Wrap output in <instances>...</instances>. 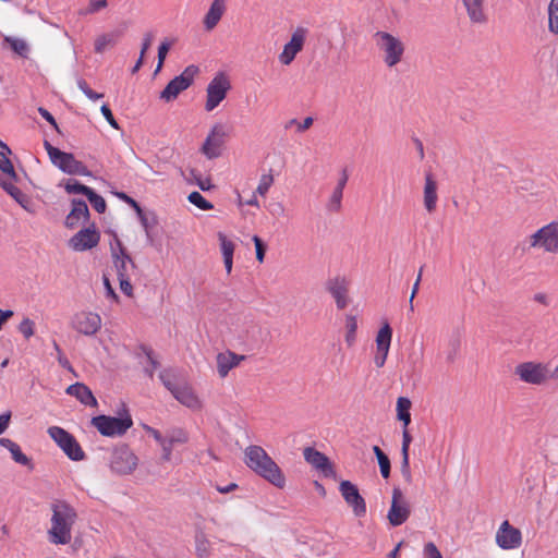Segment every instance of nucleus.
<instances>
[{
  "mask_svg": "<svg viewBox=\"0 0 558 558\" xmlns=\"http://www.w3.org/2000/svg\"><path fill=\"white\" fill-rule=\"evenodd\" d=\"M136 465L137 457L129 447L122 446L112 451L110 468L113 472L118 474H130L135 470Z\"/></svg>",
  "mask_w": 558,
  "mask_h": 558,
  "instance_id": "15",
  "label": "nucleus"
},
{
  "mask_svg": "<svg viewBox=\"0 0 558 558\" xmlns=\"http://www.w3.org/2000/svg\"><path fill=\"white\" fill-rule=\"evenodd\" d=\"M526 241L530 250L554 256L558 255V220L542 226L531 233Z\"/></svg>",
  "mask_w": 558,
  "mask_h": 558,
  "instance_id": "4",
  "label": "nucleus"
},
{
  "mask_svg": "<svg viewBox=\"0 0 558 558\" xmlns=\"http://www.w3.org/2000/svg\"><path fill=\"white\" fill-rule=\"evenodd\" d=\"M108 5L107 0H90L88 7L81 14H94Z\"/></svg>",
  "mask_w": 558,
  "mask_h": 558,
  "instance_id": "50",
  "label": "nucleus"
},
{
  "mask_svg": "<svg viewBox=\"0 0 558 558\" xmlns=\"http://www.w3.org/2000/svg\"><path fill=\"white\" fill-rule=\"evenodd\" d=\"M0 185L10 194L25 210L33 213L31 198L12 182L0 181Z\"/></svg>",
  "mask_w": 558,
  "mask_h": 558,
  "instance_id": "32",
  "label": "nucleus"
},
{
  "mask_svg": "<svg viewBox=\"0 0 558 558\" xmlns=\"http://www.w3.org/2000/svg\"><path fill=\"white\" fill-rule=\"evenodd\" d=\"M411 510L400 488H393L391 506L387 519L392 526L403 524L410 517Z\"/></svg>",
  "mask_w": 558,
  "mask_h": 558,
  "instance_id": "16",
  "label": "nucleus"
},
{
  "mask_svg": "<svg viewBox=\"0 0 558 558\" xmlns=\"http://www.w3.org/2000/svg\"><path fill=\"white\" fill-rule=\"evenodd\" d=\"M4 41L9 44L10 48L21 57H26L28 52V45L25 40L15 37H5Z\"/></svg>",
  "mask_w": 558,
  "mask_h": 558,
  "instance_id": "41",
  "label": "nucleus"
},
{
  "mask_svg": "<svg viewBox=\"0 0 558 558\" xmlns=\"http://www.w3.org/2000/svg\"><path fill=\"white\" fill-rule=\"evenodd\" d=\"M373 41L387 68L392 69L403 60L405 44L400 37L386 31H377L373 35Z\"/></svg>",
  "mask_w": 558,
  "mask_h": 558,
  "instance_id": "3",
  "label": "nucleus"
},
{
  "mask_svg": "<svg viewBox=\"0 0 558 558\" xmlns=\"http://www.w3.org/2000/svg\"><path fill=\"white\" fill-rule=\"evenodd\" d=\"M65 392L69 396L75 397L82 404L96 408L98 405L97 399L92 390L83 383H75L70 385Z\"/></svg>",
  "mask_w": 558,
  "mask_h": 558,
  "instance_id": "28",
  "label": "nucleus"
},
{
  "mask_svg": "<svg viewBox=\"0 0 558 558\" xmlns=\"http://www.w3.org/2000/svg\"><path fill=\"white\" fill-rule=\"evenodd\" d=\"M349 286V281L343 277H336L327 283V290L335 299L338 310L345 308L350 302Z\"/></svg>",
  "mask_w": 558,
  "mask_h": 558,
  "instance_id": "21",
  "label": "nucleus"
},
{
  "mask_svg": "<svg viewBox=\"0 0 558 558\" xmlns=\"http://www.w3.org/2000/svg\"><path fill=\"white\" fill-rule=\"evenodd\" d=\"M462 2L472 23L483 24L487 21L485 0H462Z\"/></svg>",
  "mask_w": 558,
  "mask_h": 558,
  "instance_id": "29",
  "label": "nucleus"
},
{
  "mask_svg": "<svg viewBox=\"0 0 558 558\" xmlns=\"http://www.w3.org/2000/svg\"><path fill=\"white\" fill-rule=\"evenodd\" d=\"M339 490L344 501L352 508L356 517H364L366 513V502L359 493L357 487L350 481H342L339 485Z\"/></svg>",
  "mask_w": 558,
  "mask_h": 558,
  "instance_id": "18",
  "label": "nucleus"
},
{
  "mask_svg": "<svg viewBox=\"0 0 558 558\" xmlns=\"http://www.w3.org/2000/svg\"><path fill=\"white\" fill-rule=\"evenodd\" d=\"M53 348H54V350L57 352V360H58L59 364L63 368L73 372V367H72L70 361L63 354V351L61 350V348L59 347V344L56 341H53Z\"/></svg>",
  "mask_w": 558,
  "mask_h": 558,
  "instance_id": "52",
  "label": "nucleus"
},
{
  "mask_svg": "<svg viewBox=\"0 0 558 558\" xmlns=\"http://www.w3.org/2000/svg\"><path fill=\"white\" fill-rule=\"evenodd\" d=\"M71 326L78 333L92 337L101 329L102 319L97 313L81 311L73 316Z\"/></svg>",
  "mask_w": 558,
  "mask_h": 558,
  "instance_id": "13",
  "label": "nucleus"
},
{
  "mask_svg": "<svg viewBox=\"0 0 558 558\" xmlns=\"http://www.w3.org/2000/svg\"><path fill=\"white\" fill-rule=\"evenodd\" d=\"M226 0H213L203 20L206 31L210 32L218 25L226 12Z\"/></svg>",
  "mask_w": 558,
  "mask_h": 558,
  "instance_id": "27",
  "label": "nucleus"
},
{
  "mask_svg": "<svg viewBox=\"0 0 558 558\" xmlns=\"http://www.w3.org/2000/svg\"><path fill=\"white\" fill-rule=\"evenodd\" d=\"M100 111L104 116V118L106 119V121L116 130H119V124L117 122V120L114 119L113 117V113L111 111V109L107 106V105H102L101 108H100Z\"/></svg>",
  "mask_w": 558,
  "mask_h": 558,
  "instance_id": "54",
  "label": "nucleus"
},
{
  "mask_svg": "<svg viewBox=\"0 0 558 558\" xmlns=\"http://www.w3.org/2000/svg\"><path fill=\"white\" fill-rule=\"evenodd\" d=\"M228 135L229 134L227 128L221 123H216L203 143L201 151L208 159L219 157L221 154V147L223 146Z\"/></svg>",
  "mask_w": 558,
  "mask_h": 558,
  "instance_id": "14",
  "label": "nucleus"
},
{
  "mask_svg": "<svg viewBox=\"0 0 558 558\" xmlns=\"http://www.w3.org/2000/svg\"><path fill=\"white\" fill-rule=\"evenodd\" d=\"M64 190L68 194H83L86 196L90 191V187L80 183L78 181L68 180L64 183Z\"/></svg>",
  "mask_w": 558,
  "mask_h": 558,
  "instance_id": "43",
  "label": "nucleus"
},
{
  "mask_svg": "<svg viewBox=\"0 0 558 558\" xmlns=\"http://www.w3.org/2000/svg\"><path fill=\"white\" fill-rule=\"evenodd\" d=\"M47 433L70 460L83 461L86 458L80 442L64 428L51 426L48 428Z\"/></svg>",
  "mask_w": 558,
  "mask_h": 558,
  "instance_id": "9",
  "label": "nucleus"
},
{
  "mask_svg": "<svg viewBox=\"0 0 558 558\" xmlns=\"http://www.w3.org/2000/svg\"><path fill=\"white\" fill-rule=\"evenodd\" d=\"M170 49V44L168 41H162L158 48V64H157V68H156V72H158L163 62H165V59L168 54V51Z\"/></svg>",
  "mask_w": 558,
  "mask_h": 558,
  "instance_id": "53",
  "label": "nucleus"
},
{
  "mask_svg": "<svg viewBox=\"0 0 558 558\" xmlns=\"http://www.w3.org/2000/svg\"><path fill=\"white\" fill-rule=\"evenodd\" d=\"M100 234L95 228H85L75 233L69 241V246L75 252H84L97 246Z\"/></svg>",
  "mask_w": 558,
  "mask_h": 558,
  "instance_id": "20",
  "label": "nucleus"
},
{
  "mask_svg": "<svg viewBox=\"0 0 558 558\" xmlns=\"http://www.w3.org/2000/svg\"><path fill=\"white\" fill-rule=\"evenodd\" d=\"M437 182L434 180L430 173L425 174V183L423 191V204L428 214H433L437 208L438 194H437Z\"/></svg>",
  "mask_w": 558,
  "mask_h": 558,
  "instance_id": "25",
  "label": "nucleus"
},
{
  "mask_svg": "<svg viewBox=\"0 0 558 558\" xmlns=\"http://www.w3.org/2000/svg\"><path fill=\"white\" fill-rule=\"evenodd\" d=\"M244 463L255 474L275 487L284 488L287 482L284 473L263 447L257 445L247 446L244 449Z\"/></svg>",
  "mask_w": 558,
  "mask_h": 558,
  "instance_id": "2",
  "label": "nucleus"
},
{
  "mask_svg": "<svg viewBox=\"0 0 558 558\" xmlns=\"http://www.w3.org/2000/svg\"><path fill=\"white\" fill-rule=\"evenodd\" d=\"M113 263L117 269L118 278L130 277L131 272H133L135 269V264L123 251H121L120 254L114 255Z\"/></svg>",
  "mask_w": 558,
  "mask_h": 558,
  "instance_id": "33",
  "label": "nucleus"
},
{
  "mask_svg": "<svg viewBox=\"0 0 558 558\" xmlns=\"http://www.w3.org/2000/svg\"><path fill=\"white\" fill-rule=\"evenodd\" d=\"M50 526L48 539L53 545H68L72 541V532L78 520L76 509L65 500H54L50 505Z\"/></svg>",
  "mask_w": 558,
  "mask_h": 558,
  "instance_id": "1",
  "label": "nucleus"
},
{
  "mask_svg": "<svg viewBox=\"0 0 558 558\" xmlns=\"http://www.w3.org/2000/svg\"><path fill=\"white\" fill-rule=\"evenodd\" d=\"M392 329L390 325L385 322L377 331L375 338L376 352L374 354V364L377 368H381L386 364L390 351Z\"/></svg>",
  "mask_w": 558,
  "mask_h": 558,
  "instance_id": "17",
  "label": "nucleus"
},
{
  "mask_svg": "<svg viewBox=\"0 0 558 558\" xmlns=\"http://www.w3.org/2000/svg\"><path fill=\"white\" fill-rule=\"evenodd\" d=\"M514 375L524 384L543 386L554 376L549 366L542 362L527 361L515 365Z\"/></svg>",
  "mask_w": 558,
  "mask_h": 558,
  "instance_id": "7",
  "label": "nucleus"
},
{
  "mask_svg": "<svg viewBox=\"0 0 558 558\" xmlns=\"http://www.w3.org/2000/svg\"><path fill=\"white\" fill-rule=\"evenodd\" d=\"M198 66L192 64L184 69V71L171 80L165 89L160 93V98L167 102L174 100L179 94L187 89L194 77L198 74Z\"/></svg>",
  "mask_w": 558,
  "mask_h": 558,
  "instance_id": "11",
  "label": "nucleus"
},
{
  "mask_svg": "<svg viewBox=\"0 0 558 558\" xmlns=\"http://www.w3.org/2000/svg\"><path fill=\"white\" fill-rule=\"evenodd\" d=\"M245 359V355L236 354L230 350L218 353L216 356V362L219 377L226 378L229 372L239 366L240 363Z\"/></svg>",
  "mask_w": 558,
  "mask_h": 558,
  "instance_id": "23",
  "label": "nucleus"
},
{
  "mask_svg": "<svg viewBox=\"0 0 558 558\" xmlns=\"http://www.w3.org/2000/svg\"><path fill=\"white\" fill-rule=\"evenodd\" d=\"M189 441V434L183 428L174 427L167 432L161 445L162 460L170 461L175 445H183Z\"/></svg>",
  "mask_w": 558,
  "mask_h": 558,
  "instance_id": "22",
  "label": "nucleus"
},
{
  "mask_svg": "<svg viewBox=\"0 0 558 558\" xmlns=\"http://www.w3.org/2000/svg\"><path fill=\"white\" fill-rule=\"evenodd\" d=\"M0 169L3 173L10 175L11 178H15V171L11 160L7 157V154L0 151Z\"/></svg>",
  "mask_w": 558,
  "mask_h": 558,
  "instance_id": "49",
  "label": "nucleus"
},
{
  "mask_svg": "<svg viewBox=\"0 0 558 558\" xmlns=\"http://www.w3.org/2000/svg\"><path fill=\"white\" fill-rule=\"evenodd\" d=\"M411 400L407 397H399L397 399V418L403 423L404 427H408L411 423Z\"/></svg>",
  "mask_w": 558,
  "mask_h": 558,
  "instance_id": "36",
  "label": "nucleus"
},
{
  "mask_svg": "<svg viewBox=\"0 0 558 558\" xmlns=\"http://www.w3.org/2000/svg\"><path fill=\"white\" fill-rule=\"evenodd\" d=\"M373 451L377 458L381 476L384 478H388L390 476V460H389V458L378 446H374Z\"/></svg>",
  "mask_w": 558,
  "mask_h": 558,
  "instance_id": "38",
  "label": "nucleus"
},
{
  "mask_svg": "<svg viewBox=\"0 0 558 558\" xmlns=\"http://www.w3.org/2000/svg\"><path fill=\"white\" fill-rule=\"evenodd\" d=\"M44 147L49 156L51 163L62 172L70 175L88 177L92 172L86 165L77 160L71 153H65L52 146L48 141H45Z\"/></svg>",
  "mask_w": 558,
  "mask_h": 558,
  "instance_id": "5",
  "label": "nucleus"
},
{
  "mask_svg": "<svg viewBox=\"0 0 558 558\" xmlns=\"http://www.w3.org/2000/svg\"><path fill=\"white\" fill-rule=\"evenodd\" d=\"M308 31L305 27H296L290 39L284 44L282 51L278 54V61L281 65H290L296 56L303 50Z\"/></svg>",
  "mask_w": 558,
  "mask_h": 558,
  "instance_id": "12",
  "label": "nucleus"
},
{
  "mask_svg": "<svg viewBox=\"0 0 558 558\" xmlns=\"http://www.w3.org/2000/svg\"><path fill=\"white\" fill-rule=\"evenodd\" d=\"M345 335L344 340L348 347H352L356 340L357 317L352 314H347L344 317Z\"/></svg>",
  "mask_w": 558,
  "mask_h": 558,
  "instance_id": "37",
  "label": "nucleus"
},
{
  "mask_svg": "<svg viewBox=\"0 0 558 558\" xmlns=\"http://www.w3.org/2000/svg\"><path fill=\"white\" fill-rule=\"evenodd\" d=\"M548 29L558 35V0H551L548 5Z\"/></svg>",
  "mask_w": 558,
  "mask_h": 558,
  "instance_id": "40",
  "label": "nucleus"
},
{
  "mask_svg": "<svg viewBox=\"0 0 558 558\" xmlns=\"http://www.w3.org/2000/svg\"><path fill=\"white\" fill-rule=\"evenodd\" d=\"M151 43H153V34L151 33H146L144 35V39H143V44H142V49H141L142 57L145 56V53L149 49Z\"/></svg>",
  "mask_w": 558,
  "mask_h": 558,
  "instance_id": "64",
  "label": "nucleus"
},
{
  "mask_svg": "<svg viewBox=\"0 0 558 558\" xmlns=\"http://www.w3.org/2000/svg\"><path fill=\"white\" fill-rule=\"evenodd\" d=\"M253 242L255 245L256 259L259 263H263L265 259L266 245L264 244L263 240L257 235L253 236Z\"/></svg>",
  "mask_w": 558,
  "mask_h": 558,
  "instance_id": "51",
  "label": "nucleus"
},
{
  "mask_svg": "<svg viewBox=\"0 0 558 558\" xmlns=\"http://www.w3.org/2000/svg\"><path fill=\"white\" fill-rule=\"evenodd\" d=\"M210 544L204 534L196 535V551L201 558H208Z\"/></svg>",
  "mask_w": 558,
  "mask_h": 558,
  "instance_id": "46",
  "label": "nucleus"
},
{
  "mask_svg": "<svg viewBox=\"0 0 558 558\" xmlns=\"http://www.w3.org/2000/svg\"><path fill=\"white\" fill-rule=\"evenodd\" d=\"M412 441V436L408 429V427L403 426L402 430V447H401V454H402V462H401V473L407 482H411L412 474L410 470V458H409V449Z\"/></svg>",
  "mask_w": 558,
  "mask_h": 558,
  "instance_id": "30",
  "label": "nucleus"
},
{
  "mask_svg": "<svg viewBox=\"0 0 558 558\" xmlns=\"http://www.w3.org/2000/svg\"><path fill=\"white\" fill-rule=\"evenodd\" d=\"M231 89V80L225 72H218L206 87L205 110L216 109L227 97Z\"/></svg>",
  "mask_w": 558,
  "mask_h": 558,
  "instance_id": "10",
  "label": "nucleus"
},
{
  "mask_svg": "<svg viewBox=\"0 0 558 558\" xmlns=\"http://www.w3.org/2000/svg\"><path fill=\"white\" fill-rule=\"evenodd\" d=\"M496 543L502 549H515L522 543L521 531L506 520L500 524L496 533Z\"/></svg>",
  "mask_w": 558,
  "mask_h": 558,
  "instance_id": "19",
  "label": "nucleus"
},
{
  "mask_svg": "<svg viewBox=\"0 0 558 558\" xmlns=\"http://www.w3.org/2000/svg\"><path fill=\"white\" fill-rule=\"evenodd\" d=\"M78 88L85 94V96L90 100H98L104 97V94L94 92L87 84L85 80L77 81Z\"/></svg>",
  "mask_w": 558,
  "mask_h": 558,
  "instance_id": "48",
  "label": "nucleus"
},
{
  "mask_svg": "<svg viewBox=\"0 0 558 558\" xmlns=\"http://www.w3.org/2000/svg\"><path fill=\"white\" fill-rule=\"evenodd\" d=\"M187 199L191 204L195 205L202 210H210L214 208V205L207 199H205L203 195L198 192L190 193Z\"/></svg>",
  "mask_w": 558,
  "mask_h": 558,
  "instance_id": "42",
  "label": "nucleus"
},
{
  "mask_svg": "<svg viewBox=\"0 0 558 558\" xmlns=\"http://www.w3.org/2000/svg\"><path fill=\"white\" fill-rule=\"evenodd\" d=\"M146 356H147V360L150 364L149 367H146V374L149 376V378H153L154 377V373L155 371L158 368L159 366V363L158 361L155 359L154 354H153V351L151 350H148L146 352Z\"/></svg>",
  "mask_w": 558,
  "mask_h": 558,
  "instance_id": "55",
  "label": "nucleus"
},
{
  "mask_svg": "<svg viewBox=\"0 0 558 558\" xmlns=\"http://www.w3.org/2000/svg\"><path fill=\"white\" fill-rule=\"evenodd\" d=\"M17 330L23 335V337L28 340L31 337L35 335V323L28 317H24L22 322L17 326Z\"/></svg>",
  "mask_w": 558,
  "mask_h": 558,
  "instance_id": "45",
  "label": "nucleus"
},
{
  "mask_svg": "<svg viewBox=\"0 0 558 558\" xmlns=\"http://www.w3.org/2000/svg\"><path fill=\"white\" fill-rule=\"evenodd\" d=\"M422 272H423V268L421 267L420 268V271H418V275H417V278L413 284V288H412V292H411V295H410V299H409V307H410V311L413 312L414 311V304H413V301H414V298L415 295L417 294L418 292V289H420V282H421V279H422Z\"/></svg>",
  "mask_w": 558,
  "mask_h": 558,
  "instance_id": "56",
  "label": "nucleus"
},
{
  "mask_svg": "<svg viewBox=\"0 0 558 558\" xmlns=\"http://www.w3.org/2000/svg\"><path fill=\"white\" fill-rule=\"evenodd\" d=\"M342 196L343 193L333 190L327 203V209L332 213L339 211L341 209Z\"/></svg>",
  "mask_w": 558,
  "mask_h": 558,
  "instance_id": "47",
  "label": "nucleus"
},
{
  "mask_svg": "<svg viewBox=\"0 0 558 558\" xmlns=\"http://www.w3.org/2000/svg\"><path fill=\"white\" fill-rule=\"evenodd\" d=\"M118 195L128 205H131L135 209V211L137 213L138 216L143 215V210H142L141 206L138 205V203L135 199H133L132 197H130L129 195H126L124 193H119Z\"/></svg>",
  "mask_w": 558,
  "mask_h": 558,
  "instance_id": "61",
  "label": "nucleus"
},
{
  "mask_svg": "<svg viewBox=\"0 0 558 558\" xmlns=\"http://www.w3.org/2000/svg\"><path fill=\"white\" fill-rule=\"evenodd\" d=\"M424 557L425 558H442L440 551L436 547V545L432 542L427 543L424 546Z\"/></svg>",
  "mask_w": 558,
  "mask_h": 558,
  "instance_id": "57",
  "label": "nucleus"
},
{
  "mask_svg": "<svg viewBox=\"0 0 558 558\" xmlns=\"http://www.w3.org/2000/svg\"><path fill=\"white\" fill-rule=\"evenodd\" d=\"M275 182V177L271 173V170L267 173H263L259 178L258 185L255 190V194L260 195L262 197H265L267 193L269 192L270 187L272 186Z\"/></svg>",
  "mask_w": 558,
  "mask_h": 558,
  "instance_id": "39",
  "label": "nucleus"
},
{
  "mask_svg": "<svg viewBox=\"0 0 558 558\" xmlns=\"http://www.w3.org/2000/svg\"><path fill=\"white\" fill-rule=\"evenodd\" d=\"M159 379L181 404L191 410L202 409L201 399L187 383H175L173 375L169 371H162L159 374Z\"/></svg>",
  "mask_w": 558,
  "mask_h": 558,
  "instance_id": "6",
  "label": "nucleus"
},
{
  "mask_svg": "<svg viewBox=\"0 0 558 558\" xmlns=\"http://www.w3.org/2000/svg\"><path fill=\"white\" fill-rule=\"evenodd\" d=\"M0 446L7 448L12 456V459L22 465H27L32 468L31 459L24 454L21 450V447L9 438H0Z\"/></svg>",
  "mask_w": 558,
  "mask_h": 558,
  "instance_id": "34",
  "label": "nucleus"
},
{
  "mask_svg": "<svg viewBox=\"0 0 558 558\" xmlns=\"http://www.w3.org/2000/svg\"><path fill=\"white\" fill-rule=\"evenodd\" d=\"M289 123L295 124L296 131L302 133V132H305L306 130H308L313 125L314 120L312 117H307L302 122H299L295 119H292Z\"/></svg>",
  "mask_w": 558,
  "mask_h": 558,
  "instance_id": "58",
  "label": "nucleus"
},
{
  "mask_svg": "<svg viewBox=\"0 0 558 558\" xmlns=\"http://www.w3.org/2000/svg\"><path fill=\"white\" fill-rule=\"evenodd\" d=\"M304 459L307 463L324 472L326 476L333 475L335 471L329 459L320 451L306 447L303 450Z\"/></svg>",
  "mask_w": 558,
  "mask_h": 558,
  "instance_id": "24",
  "label": "nucleus"
},
{
  "mask_svg": "<svg viewBox=\"0 0 558 558\" xmlns=\"http://www.w3.org/2000/svg\"><path fill=\"white\" fill-rule=\"evenodd\" d=\"M102 281H104V286H105V290H106V295L110 299H112L114 302H119V296L118 294L114 292L111 283H110V280L109 278L104 275L102 277Z\"/></svg>",
  "mask_w": 558,
  "mask_h": 558,
  "instance_id": "59",
  "label": "nucleus"
},
{
  "mask_svg": "<svg viewBox=\"0 0 558 558\" xmlns=\"http://www.w3.org/2000/svg\"><path fill=\"white\" fill-rule=\"evenodd\" d=\"M118 33H106L96 37L94 41V50L96 53H102L107 49L112 48L118 43Z\"/></svg>",
  "mask_w": 558,
  "mask_h": 558,
  "instance_id": "35",
  "label": "nucleus"
},
{
  "mask_svg": "<svg viewBox=\"0 0 558 558\" xmlns=\"http://www.w3.org/2000/svg\"><path fill=\"white\" fill-rule=\"evenodd\" d=\"M90 424L106 437H117L124 435L132 427L133 421L128 411L119 417L98 415L94 416Z\"/></svg>",
  "mask_w": 558,
  "mask_h": 558,
  "instance_id": "8",
  "label": "nucleus"
},
{
  "mask_svg": "<svg viewBox=\"0 0 558 558\" xmlns=\"http://www.w3.org/2000/svg\"><path fill=\"white\" fill-rule=\"evenodd\" d=\"M217 236L220 243V251L222 254L225 268L227 274L229 275L232 271L235 244L233 243L232 240L228 239L227 235L222 232H218Z\"/></svg>",
  "mask_w": 558,
  "mask_h": 558,
  "instance_id": "31",
  "label": "nucleus"
},
{
  "mask_svg": "<svg viewBox=\"0 0 558 558\" xmlns=\"http://www.w3.org/2000/svg\"><path fill=\"white\" fill-rule=\"evenodd\" d=\"M144 429L145 432L150 435L158 444L159 446L161 447L162 445V440L165 438V436L156 428L151 427V426H148V425H144Z\"/></svg>",
  "mask_w": 558,
  "mask_h": 558,
  "instance_id": "62",
  "label": "nucleus"
},
{
  "mask_svg": "<svg viewBox=\"0 0 558 558\" xmlns=\"http://www.w3.org/2000/svg\"><path fill=\"white\" fill-rule=\"evenodd\" d=\"M119 279V282H120V289L121 291L126 294L128 296H132L133 295V287L130 282V277H123V278H118Z\"/></svg>",
  "mask_w": 558,
  "mask_h": 558,
  "instance_id": "60",
  "label": "nucleus"
},
{
  "mask_svg": "<svg viewBox=\"0 0 558 558\" xmlns=\"http://www.w3.org/2000/svg\"><path fill=\"white\" fill-rule=\"evenodd\" d=\"M86 197L97 213L101 214L106 210L107 205L105 198L98 195L93 189H90Z\"/></svg>",
  "mask_w": 558,
  "mask_h": 558,
  "instance_id": "44",
  "label": "nucleus"
},
{
  "mask_svg": "<svg viewBox=\"0 0 558 558\" xmlns=\"http://www.w3.org/2000/svg\"><path fill=\"white\" fill-rule=\"evenodd\" d=\"M89 218L88 206L84 201L73 199L72 209L65 218V226L68 228H75L81 222H86Z\"/></svg>",
  "mask_w": 558,
  "mask_h": 558,
  "instance_id": "26",
  "label": "nucleus"
},
{
  "mask_svg": "<svg viewBox=\"0 0 558 558\" xmlns=\"http://www.w3.org/2000/svg\"><path fill=\"white\" fill-rule=\"evenodd\" d=\"M196 184L198 187L203 191H209L213 187V184L210 182L209 178H202L201 175L195 177Z\"/></svg>",
  "mask_w": 558,
  "mask_h": 558,
  "instance_id": "63",
  "label": "nucleus"
}]
</instances>
